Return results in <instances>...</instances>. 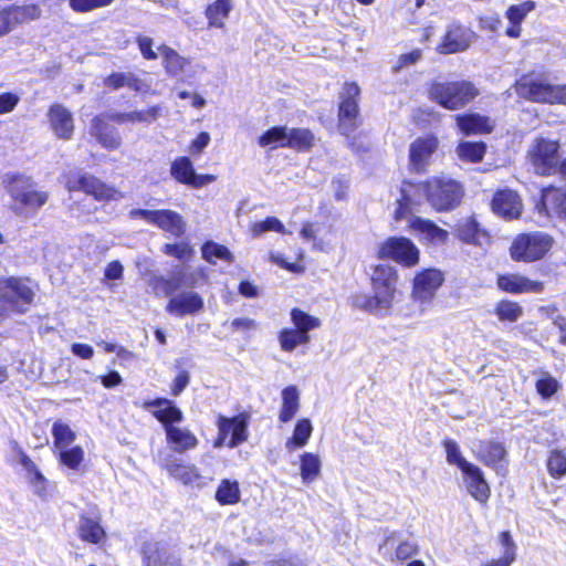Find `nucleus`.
Listing matches in <instances>:
<instances>
[{
  "instance_id": "1",
  "label": "nucleus",
  "mask_w": 566,
  "mask_h": 566,
  "mask_svg": "<svg viewBox=\"0 0 566 566\" xmlns=\"http://www.w3.org/2000/svg\"><path fill=\"white\" fill-rule=\"evenodd\" d=\"M413 190L419 191L421 199L426 198L437 211L454 209L461 202L464 193L462 186L457 180L444 176L433 177L420 184L403 182L402 192L406 199L415 200Z\"/></svg>"
},
{
  "instance_id": "2",
  "label": "nucleus",
  "mask_w": 566,
  "mask_h": 566,
  "mask_svg": "<svg viewBox=\"0 0 566 566\" xmlns=\"http://www.w3.org/2000/svg\"><path fill=\"white\" fill-rule=\"evenodd\" d=\"M2 185L12 201L10 209L18 217L40 210L50 198L48 191L39 190L34 180L22 174H6Z\"/></svg>"
},
{
  "instance_id": "3",
  "label": "nucleus",
  "mask_w": 566,
  "mask_h": 566,
  "mask_svg": "<svg viewBox=\"0 0 566 566\" xmlns=\"http://www.w3.org/2000/svg\"><path fill=\"white\" fill-rule=\"evenodd\" d=\"M479 94V90L469 81L434 82L429 88L430 99L450 111L463 108Z\"/></svg>"
},
{
  "instance_id": "4",
  "label": "nucleus",
  "mask_w": 566,
  "mask_h": 566,
  "mask_svg": "<svg viewBox=\"0 0 566 566\" xmlns=\"http://www.w3.org/2000/svg\"><path fill=\"white\" fill-rule=\"evenodd\" d=\"M34 292L22 277H0V318L9 311L24 313L33 302Z\"/></svg>"
},
{
  "instance_id": "5",
  "label": "nucleus",
  "mask_w": 566,
  "mask_h": 566,
  "mask_svg": "<svg viewBox=\"0 0 566 566\" xmlns=\"http://www.w3.org/2000/svg\"><path fill=\"white\" fill-rule=\"evenodd\" d=\"M554 245L546 232L534 231L518 234L512 242L511 256L515 261L534 262L543 259Z\"/></svg>"
},
{
  "instance_id": "6",
  "label": "nucleus",
  "mask_w": 566,
  "mask_h": 566,
  "mask_svg": "<svg viewBox=\"0 0 566 566\" xmlns=\"http://www.w3.org/2000/svg\"><path fill=\"white\" fill-rule=\"evenodd\" d=\"M518 96L537 103L566 104V84L553 85L544 80L524 75L515 83Z\"/></svg>"
},
{
  "instance_id": "7",
  "label": "nucleus",
  "mask_w": 566,
  "mask_h": 566,
  "mask_svg": "<svg viewBox=\"0 0 566 566\" xmlns=\"http://www.w3.org/2000/svg\"><path fill=\"white\" fill-rule=\"evenodd\" d=\"M559 144L547 138H537L531 145L527 157L537 175L551 176L557 172L559 160Z\"/></svg>"
},
{
  "instance_id": "8",
  "label": "nucleus",
  "mask_w": 566,
  "mask_h": 566,
  "mask_svg": "<svg viewBox=\"0 0 566 566\" xmlns=\"http://www.w3.org/2000/svg\"><path fill=\"white\" fill-rule=\"evenodd\" d=\"M419 254L418 247L405 237H391L378 248L379 259H389L406 268L418 264Z\"/></svg>"
},
{
  "instance_id": "9",
  "label": "nucleus",
  "mask_w": 566,
  "mask_h": 566,
  "mask_svg": "<svg viewBox=\"0 0 566 566\" xmlns=\"http://www.w3.org/2000/svg\"><path fill=\"white\" fill-rule=\"evenodd\" d=\"M65 187L69 191H84L96 200H114L119 197V192L115 188L83 171L69 172Z\"/></svg>"
},
{
  "instance_id": "10",
  "label": "nucleus",
  "mask_w": 566,
  "mask_h": 566,
  "mask_svg": "<svg viewBox=\"0 0 566 566\" xmlns=\"http://www.w3.org/2000/svg\"><path fill=\"white\" fill-rule=\"evenodd\" d=\"M359 87L355 83H348L344 86L342 102L339 105V129L342 134L348 136L357 125L358 104L357 96Z\"/></svg>"
},
{
  "instance_id": "11",
  "label": "nucleus",
  "mask_w": 566,
  "mask_h": 566,
  "mask_svg": "<svg viewBox=\"0 0 566 566\" xmlns=\"http://www.w3.org/2000/svg\"><path fill=\"white\" fill-rule=\"evenodd\" d=\"M409 228L423 244L442 245L449 238L447 230L421 217L412 216L409 219Z\"/></svg>"
},
{
  "instance_id": "12",
  "label": "nucleus",
  "mask_w": 566,
  "mask_h": 566,
  "mask_svg": "<svg viewBox=\"0 0 566 566\" xmlns=\"http://www.w3.org/2000/svg\"><path fill=\"white\" fill-rule=\"evenodd\" d=\"M474 35V32L465 27L451 24L438 46V51L442 54L463 52L469 49Z\"/></svg>"
},
{
  "instance_id": "13",
  "label": "nucleus",
  "mask_w": 566,
  "mask_h": 566,
  "mask_svg": "<svg viewBox=\"0 0 566 566\" xmlns=\"http://www.w3.org/2000/svg\"><path fill=\"white\" fill-rule=\"evenodd\" d=\"M203 305V298L199 293L185 291L170 297L166 311L171 315L184 317L200 312Z\"/></svg>"
},
{
  "instance_id": "14",
  "label": "nucleus",
  "mask_w": 566,
  "mask_h": 566,
  "mask_svg": "<svg viewBox=\"0 0 566 566\" xmlns=\"http://www.w3.org/2000/svg\"><path fill=\"white\" fill-rule=\"evenodd\" d=\"M492 209L505 219H516L522 212V201L515 191L500 190L493 197Z\"/></svg>"
},
{
  "instance_id": "15",
  "label": "nucleus",
  "mask_w": 566,
  "mask_h": 566,
  "mask_svg": "<svg viewBox=\"0 0 566 566\" xmlns=\"http://www.w3.org/2000/svg\"><path fill=\"white\" fill-rule=\"evenodd\" d=\"M443 282L439 270L428 269L417 274L413 280V294L421 301L430 300Z\"/></svg>"
},
{
  "instance_id": "16",
  "label": "nucleus",
  "mask_w": 566,
  "mask_h": 566,
  "mask_svg": "<svg viewBox=\"0 0 566 566\" xmlns=\"http://www.w3.org/2000/svg\"><path fill=\"white\" fill-rule=\"evenodd\" d=\"M145 566H180L179 559L158 542H146L142 548Z\"/></svg>"
},
{
  "instance_id": "17",
  "label": "nucleus",
  "mask_w": 566,
  "mask_h": 566,
  "mask_svg": "<svg viewBox=\"0 0 566 566\" xmlns=\"http://www.w3.org/2000/svg\"><path fill=\"white\" fill-rule=\"evenodd\" d=\"M468 492L480 503H485L490 497V488L479 467L471 463L461 470Z\"/></svg>"
},
{
  "instance_id": "18",
  "label": "nucleus",
  "mask_w": 566,
  "mask_h": 566,
  "mask_svg": "<svg viewBox=\"0 0 566 566\" xmlns=\"http://www.w3.org/2000/svg\"><path fill=\"white\" fill-rule=\"evenodd\" d=\"M497 286L511 294L539 293L543 291V283L532 281L520 274H503L497 277Z\"/></svg>"
},
{
  "instance_id": "19",
  "label": "nucleus",
  "mask_w": 566,
  "mask_h": 566,
  "mask_svg": "<svg viewBox=\"0 0 566 566\" xmlns=\"http://www.w3.org/2000/svg\"><path fill=\"white\" fill-rule=\"evenodd\" d=\"M49 119L52 130L60 139H70L74 132V122L71 112L60 104L51 106Z\"/></svg>"
},
{
  "instance_id": "20",
  "label": "nucleus",
  "mask_w": 566,
  "mask_h": 566,
  "mask_svg": "<svg viewBox=\"0 0 566 566\" xmlns=\"http://www.w3.org/2000/svg\"><path fill=\"white\" fill-rule=\"evenodd\" d=\"M438 147L434 137L418 138L410 146V164L417 171L422 170L429 163V158Z\"/></svg>"
},
{
  "instance_id": "21",
  "label": "nucleus",
  "mask_w": 566,
  "mask_h": 566,
  "mask_svg": "<svg viewBox=\"0 0 566 566\" xmlns=\"http://www.w3.org/2000/svg\"><path fill=\"white\" fill-rule=\"evenodd\" d=\"M455 122L464 135L486 134L493 128L491 119L480 114L458 115Z\"/></svg>"
},
{
  "instance_id": "22",
  "label": "nucleus",
  "mask_w": 566,
  "mask_h": 566,
  "mask_svg": "<svg viewBox=\"0 0 566 566\" xmlns=\"http://www.w3.org/2000/svg\"><path fill=\"white\" fill-rule=\"evenodd\" d=\"M91 134L97 138L103 147L111 150L117 149L122 144L115 127L109 126L98 116L92 120Z\"/></svg>"
},
{
  "instance_id": "23",
  "label": "nucleus",
  "mask_w": 566,
  "mask_h": 566,
  "mask_svg": "<svg viewBox=\"0 0 566 566\" xmlns=\"http://www.w3.org/2000/svg\"><path fill=\"white\" fill-rule=\"evenodd\" d=\"M163 467L172 478L187 485H197L201 479L198 469L193 464H185L172 459H165Z\"/></svg>"
},
{
  "instance_id": "24",
  "label": "nucleus",
  "mask_w": 566,
  "mask_h": 566,
  "mask_svg": "<svg viewBox=\"0 0 566 566\" xmlns=\"http://www.w3.org/2000/svg\"><path fill=\"white\" fill-rule=\"evenodd\" d=\"M473 451L489 467H497L506 454L503 444L493 441H479L473 446Z\"/></svg>"
},
{
  "instance_id": "25",
  "label": "nucleus",
  "mask_w": 566,
  "mask_h": 566,
  "mask_svg": "<svg viewBox=\"0 0 566 566\" xmlns=\"http://www.w3.org/2000/svg\"><path fill=\"white\" fill-rule=\"evenodd\" d=\"M78 537L91 544H99L105 538V531L98 517H90L82 514L77 524Z\"/></svg>"
},
{
  "instance_id": "26",
  "label": "nucleus",
  "mask_w": 566,
  "mask_h": 566,
  "mask_svg": "<svg viewBox=\"0 0 566 566\" xmlns=\"http://www.w3.org/2000/svg\"><path fill=\"white\" fill-rule=\"evenodd\" d=\"M166 434L167 441L174 444V450L178 453L195 449L198 444L196 436L185 428L166 426Z\"/></svg>"
},
{
  "instance_id": "27",
  "label": "nucleus",
  "mask_w": 566,
  "mask_h": 566,
  "mask_svg": "<svg viewBox=\"0 0 566 566\" xmlns=\"http://www.w3.org/2000/svg\"><path fill=\"white\" fill-rule=\"evenodd\" d=\"M147 407L158 408L154 412L157 420L166 426H172V422H180L184 418L182 411L177 408L171 400L157 398L146 403Z\"/></svg>"
},
{
  "instance_id": "28",
  "label": "nucleus",
  "mask_w": 566,
  "mask_h": 566,
  "mask_svg": "<svg viewBox=\"0 0 566 566\" xmlns=\"http://www.w3.org/2000/svg\"><path fill=\"white\" fill-rule=\"evenodd\" d=\"M154 224L178 238L185 233L186 229L184 218L178 212L168 209L158 210Z\"/></svg>"
},
{
  "instance_id": "29",
  "label": "nucleus",
  "mask_w": 566,
  "mask_h": 566,
  "mask_svg": "<svg viewBox=\"0 0 566 566\" xmlns=\"http://www.w3.org/2000/svg\"><path fill=\"white\" fill-rule=\"evenodd\" d=\"M282 407L279 419L283 423L290 422L300 409V391L296 386H287L282 390Z\"/></svg>"
},
{
  "instance_id": "30",
  "label": "nucleus",
  "mask_w": 566,
  "mask_h": 566,
  "mask_svg": "<svg viewBox=\"0 0 566 566\" xmlns=\"http://www.w3.org/2000/svg\"><path fill=\"white\" fill-rule=\"evenodd\" d=\"M458 235L462 241L469 244L482 245L489 240L486 233L480 229L473 218H467L459 223Z\"/></svg>"
},
{
  "instance_id": "31",
  "label": "nucleus",
  "mask_w": 566,
  "mask_h": 566,
  "mask_svg": "<svg viewBox=\"0 0 566 566\" xmlns=\"http://www.w3.org/2000/svg\"><path fill=\"white\" fill-rule=\"evenodd\" d=\"M160 116V107L151 106L144 111H133L128 113H116L111 116V119L118 123H146L150 124Z\"/></svg>"
},
{
  "instance_id": "32",
  "label": "nucleus",
  "mask_w": 566,
  "mask_h": 566,
  "mask_svg": "<svg viewBox=\"0 0 566 566\" xmlns=\"http://www.w3.org/2000/svg\"><path fill=\"white\" fill-rule=\"evenodd\" d=\"M232 9L230 0H216L206 9V17L210 28H222L224 20Z\"/></svg>"
},
{
  "instance_id": "33",
  "label": "nucleus",
  "mask_w": 566,
  "mask_h": 566,
  "mask_svg": "<svg viewBox=\"0 0 566 566\" xmlns=\"http://www.w3.org/2000/svg\"><path fill=\"white\" fill-rule=\"evenodd\" d=\"M322 461L317 454L305 452L301 455L300 471L302 481L306 484L319 476Z\"/></svg>"
},
{
  "instance_id": "34",
  "label": "nucleus",
  "mask_w": 566,
  "mask_h": 566,
  "mask_svg": "<svg viewBox=\"0 0 566 566\" xmlns=\"http://www.w3.org/2000/svg\"><path fill=\"white\" fill-rule=\"evenodd\" d=\"M171 176L180 184L192 186L196 176L195 168L188 157L175 159L170 167Z\"/></svg>"
},
{
  "instance_id": "35",
  "label": "nucleus",
  "mask_w": 566,
  "mask_h": 566,
  "mask_svg": "<svg viewBox=\"0 0 566 566\" xmlns=\"http://www.w3.org/2000/svg\"><path fill=\"white\" fill-rule=\"evenodd\" d=\"M178 282H176L175 272L172 271L170 277L153 274L148 279V286L157 296H172L178 291Z\"/></svg>"
},
{
  "instance_id": "36",
  "label": "nucleus",
  "mask_w": 566,
  "mask_h": 566,
  "mask_svg": "<svg viewBox=\"0 0 566 566\" xmlns=\"http://www.w3.org/2000/svg\"><path fill=\"white\" fill-rule=\"evenodd\" d=\"M241 492L239 483L231 480H222L216 492V500L221 505H232L240 501Z\"/></svg>"
},
{
  "instance_id": "37",
  "label": "nucleus",
  "mask_w": 566,
  "mask_h": 566,
  "mask_svg": "<svg viewBox=\"0 0 566 566\" xmlns=\"http://www.w3.org/2000/svg\"><path fill=\"white\" fill-rule=\"evenodd\" d=\"M160 55L164 59L165 69L169 74H180L188 64V60L179 55L174 49L166 45L158 48Z\"/></svg>"
},
{
  "instance_id": "38",
  "label": "nucleus",
  "mask_w": 566,
  "mask_h": 566,
  "mask_svg": "<svg viewBox=\"0 0 566 566\" xmlns=\"http://www.w3.org/2000/svg\"><path fill=\"white\" fill-rule=\"evenodd\" d=\"M397 271L394 266L388 264H380L375 266L371 274L373 287H391L397 284Z\"/></svg>"
},
{
  "instance_id": "39",
  "label": "nucleus",
  "mask_w": 566,
  "mask_h": 566,
  "mask_svg": "<svg viewBox=\"0 0 566 566\" xmlns=\"http://www.w3.org/2000/svg\"><path fill=\"white\" fill-rule=\"evenodd\" d=\"M310 342V335H306L295 328H284L279 334V343L284 352H293L297 346Z\"/></svg>"
},
{
  "instance_id": "40",
  "label": "nucleus",
  "mask_w": 566,
  "mask_h": 566,
  "mask_svg": "<svg viewBox=\"0 0 566 566\" xmlns=\"http://www.w3.org/2000/svg\"><path fill=\"white\" fill-rule=\"evenodd\" d=\"M312 431L313 427L308 419L298 420L294 428L293 437L285 443L286 449L291 451L294 448L304 447L311 438Z\"/></svg>"
},
{
  "instance_id": "41",
  "label": "nucleus",
  "mask_w": 566,
  "mask_h": 566,
  "mask_svg": "<svg viewBox=\"0 0 566 566\" xmlns=\"http://www.w3.org/2000/svg\"><path fill=\"white\" fill-rule=\"evenodd\" d=\"M52 436L54 448L59 451L69 448L76 439V433L65 422L57 420L53 423Z\"/></svg>"
},
{
  "instance_id": "42",
  "label": "nucleus",
  "mask_w": 566,
  "mask_h": 566,
  "mask_svg": "<svg viewBox=\"0 0 566 566\" xmlns=\"http://www.w3.org/2000/svg\"><path fill=\"white\" fill-rule=\"evenodd\" d=\"M542 203L544 207L549 205L558 216L566 218V190L544 189Z\"/></svg>"
},
{
  "instance_id": "43",
  "label": "nucleus",
  "mask_w": 566,
  "mask_h": 566,
  "mask_svg": "<svg viewBox=\"0 0 566 566\" xmlns=\"http://www.w3.org/2000/svg\"><path fill=\"white\" fill-rule=\"evenodd\" d=\"M314 136L308 129L304 128H286V147L300 150L307 149L312 146Z\"/></svg>"
},
{
  "instance_id": "44",
  "label": "nucleus",
  "mask_w": 566,
  "mask_h": 566,
  "mask_svg": "<svg viewBox=\"0 0 566 566\" xmlns=\"http://www.w3.org/2000/svg\"><path fill=\"white\" fill-rule=\"evenodd\" d=\"M457 153L460 159L469 163H479L485 153L484 143L463 142L459 144Z\"/></svg>"
},
{
  "instance_id": "45",
  "label": "nucleus",
  "mask_w": 566,
  "mask_h": 566,
  "mask_svg": "<svg viewBox=\"0 0 566 566\" xmlns=\"http://www.w3.org/2000/svg\"><path fill=\"white\" fill-rule=\"evenodd\" d=\"M201 251L202 258L209 263H214V259L222 260L229 263L233 262V255L230 252V250L227 247L216 243L213 241H207L202 245Z\"/></svg>"
},
{
  "instance_id": "46",
  "label": "nucleus",
  "mask_w": 566,
  "mask_h": 566,
  "mask_svg": "<svg viewBox=\"0 0 566 566\" xmlns=\"http://www.w3.org/2000/svg\"><path fill=\"white\" fill-rule=\"evenodd\" d=\"M286 127L275 126L266 130L259 137V145L261 147H286Z\"/></svg>"
},
{
  "instance_id": "47",
  "label": "nucleus",
  "mask_w": 566,
  "mask_h": 566,
  "mask_svg": "<svg viewBox=\"0 0 566 566\" xmlns=\"http://www.w3.org/2000/svg\"><path fill=\"white\" fill-rule=\"evenodd\" d=\"M60 463L71 470H77L84 460V450L80 446L57 451Z\"/></svg>"
},
{
  "instance_id": "48",
  "label": "nucleus",
  "mask_w": 566,
  "mask_h": 566,
  "mask_svg": "<svg viewBox=\"0 0 566 566\" xmlns=\"http://www.w3.org/2000/svg\"><path fill=\"white\" fill-rule=\"evenodd\" d=\"M291 321L293 322L295 329L308 335V333L319 326V319L314 317L300 308H293L291 311Z\"/></svg>"
},
{
  "instance_id": "49",
  "label": "nucleus",
  "mask_w": 566,
  "mask_h": 566,
  "mask_svg": "<svg viewBox=\"0 0 566 566\" xmlns=\"http://www.w3.org/2000/svg\"><path fill=\"white\" fill-rule=\"evenodd\" d=\"M373 292L375 304L377 305L380 315L388 313L394 303L396 286L373 287Z\"/></svg>"
},
{
  "instance_id": "50",
  "label": "nucleus",
  "mask_w": 566,
  "mask_h": 566,
  "mask_svg": "<svg viewBox=\"0 0 566 566\" xmlns=\"http://www.w3.org/2000/svg\"><path fill=\"white\" fill-rule=\"evenodd\" d=\"M495 314L500 321L516 322L523 314L518 303L512 301H501L495 307Z\"/></svg>"
},
{
  "instance_id": "51",
  "label": "nucleus",
  "mask_w": 566,
  "mask_h": 566,
  "mask_svg": "<svg viewBox=\"0 0 566 566\" xmlns=\"http://www.w3.org/2000/svg\"><path fill=\"white\" fill-rule=\"evenodd\" d=\"M535 9V2L527 0L518 4L510 6L505 12L511 24H521L526 15Z\"/></svg>"
},
{
  "instance_id": "52",
  "label": "nucleus",
  "mask_w": 566,
  "mask_h": 566,
  "mask_svg": "<svg viewBox=\"0 0 566 566\" xmlns=\"http://www.w3.org/2000/svg\"><path fill=\"white\" fill-rule=\"evenodd\" d=\"M443 447L447 453V461L449 464L457 465L460 470L465 469L471 462L467 461L461 451L459 444L451 439L443 441Z\"/></svg>"
},
{
  "instance_id": "53",
  "label": "nucleus",
  "mask_w": 566,
  "mask_h": 566,
  "mask_svg": "<svg viewBox=\"0 0 566 566\" xmlns=\"http://www.w3.org/2000/svg\"><path fill=\"white\" fill-rule=\"evenodd\" d=\"M547 470L555 479L563 476L566 473V454L558 450L552 451L547 460Z\"/></svg>"
},
{
  "instance_id": "54",
  "label": "nucleus",
  "mask_w": 566,
  "mask_h": 566,
  "mask_svg": "<svg viewBox=\"0 0 566 566\" xmlns=\"http://www.w3.org/2000/svg\"><path fill=\"white\" fill-rule=\"evenodd\" d=\"M176 282H178V290L181 286L185 287H195L197 285L198 279L201 275L200 270L189 271L187 266H175L174 269Z\"/></svg>"
},
{
  "instance_id": "55",
  "label": "nucleus",
  "mask_w": 566,
  "mask_h": 566,
  "mask_svg": "<svg viewBox=\"0 0 566 566\" xmlns=\"http://www.w3.org/2000/svg\"><path fill=\"white\" fill-rule=\"evenodd\" d=\"M418 552L419 546L416 542L405 539L397 544V546L395 547V553L390 555V560L403 562L417 555Z\"/></svg>"
},
{
  "instance_id": "56",
  "label": "nucleus",
  "mask_w": 566,
  "mask_h": 566,
  "mask_svg": "<svg viewBox=\"0 0 566 566\" xmlns=\"http://www.w3.org/2000/svg\"><path fill=\"white\" fill-rule=\"evenodd\" d=\"M248 423L243 416H235L234 417V426L232 430V436L230 440L228 441L227 446L231 449L238 447L239 444L243 443L248 439L247 433Z\"/></svg>"
},
{
  "instance_id": "57",
  "label": "nucleus",
  "mask_w": 566,
  "mask_h": 566,
  "mask_svg": "<svg viewBox=\"0 0 566 566\" xmlns=\"http://www.w3.org/2000/svg\"><path fill=\"white\" fill-rule=\"evenodd\" d=\"M352 306L369 312L375 315H380L377 305L375 304V297L366 293H355L349 297Z\"/></svg>"
},
{
  "instance_id": "58",
  "label": "nucleus",
  "mask_w": 566,
  "mask_h": 566,
  "mask_svg": "<svg viewBox=\"0 0 566 566\" xmlns=\"http://www.w3.org/2000/svg\"><path fill=\"white\" fill-rule=\"evenodd\" d=\"M251 231L255 237H259L262 233L268 232V231H276V232L284 233L285 227L277 218L268 217L263 221L255 222L252 226Z\"/></svg>"
},
{
  "instance_id": "59",
  "label": "nucleus",
  "mask_w": 566,
  "mask_h": 566,
  "mask_svg": "<svg viewBox=\"0 0 566 566\" xmlns=\"http://www.w3.org/2000/svg\"><path fill=\"white\" fill-rule=\"evenodd\" d=\"M163 252L180 261L189 260L193 255V249L186 242L175 244L167 243L164 245Z\"/></svg>"
},
{
  "instance_id": "60",
  "label": "nucleus",
  "mask_w": 566,
  "mask_h": 566,
  "mask_svg": "<svg viewBox=\"0 0 566 566\" xmlns=\"http://www.w3.org/2000/svg\"><path fill=\"white\" fill-rule=\"evenodd\" d=\"M402 198L398 200V208L395 211V219L401 220L407 217L409 213V206L413 203H419L421 201V195L419 191L413 190V198L415 200H408L405 198L403 192L401 191Z\"/></svg>"
},
{
  "instance_id": "61",
  "label": "nucleus",
  "mask_w": 566,
  "mask_h": 566,
  "mask_svg": "<svg viewBox=\"0 0 566 566\" xmlns=\"http://www.w3.org/2000/svg\"><path fill=\"white\" fill-rule=\"evenodd\" d=\"M41 10L36 4H28L18 8L14 11V19L19 20L20 22H25L29 20H35L40 18Z\"/></svg>"
},
{
  "instance_id": "62",
  "label": "nucleus",
  "mask_w": 566,
  "mask_h": 566,
  "mask_svg": "<svg viewBox=\"0 0 566 566\" xmlns=\"http://www.w3.org/2000/svg\"><path fill=\"white\" fill-rule=\"evenodd\" d=\"M138 48L146 60H156L160 54L153 49L154 40L149 36L139 35L137 38Z\"/></svg>"
},
{
  "instance_id": "63",
  "label": "nucleus",
  "mask_w": 566,
  "mask_h": 566,
  "mask_svg": "<svg viewBox=\"0 0 566 566\" xmlns=\"http://www.w3.org/2000/svg\"><path fill=\"white\" fill-rule=\"evenodd\" d=\"M536 389L543 397H551L557 391L558 382L552 377H546L536 382Z\"/></svg>"
},
{
  "instance_id": "64",
  "label": "nucleus",
  "mask_w": 566,
  "mask_h": 566,
  "mask_svg": "<svg viewBox=\"0 0 566 566\" xmlns=\"http://www.w3.org/2000/svg\"><path fill=\"white\" fill-rule=\"evenodd\" d=\"M421 59V51L413 50L409 53L401 54L398 57L397 64L394 66L395 71L416 64Z\"/></svg>"
}]
</instances>
